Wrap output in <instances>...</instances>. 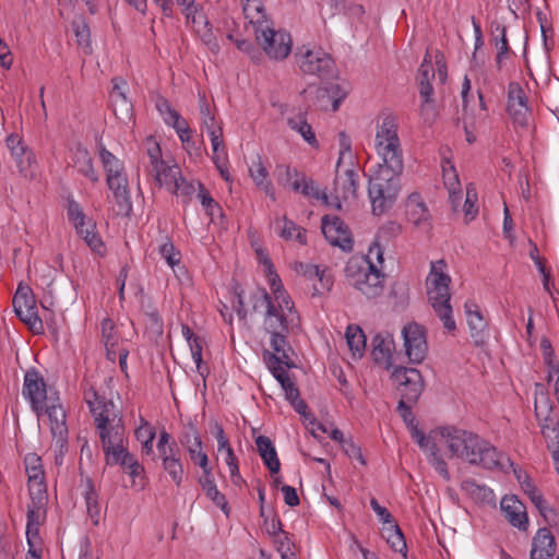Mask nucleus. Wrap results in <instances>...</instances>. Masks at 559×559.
Instances as JSON below:
<instances>
[{"label":"nucleus","mask_w":559,"mask_h":559,"mask_svg":"<svg viewBox=\"0 0 559 559\" xmlns=\"http://www.w3.org/2000/svg\"><path fill=\"white\" fill-rule=\"evenodd\" d=\"M374 145L382 163L369 179L368 195L373 214L381 215L396 202L401 191V175L404 169L403 152L394 116L388 114L380 117L377 123Z\"/></svg>","instance_id":"f257e3e1"},{"label":"nucleus","mask_w":559,"mask_h":559,"mask_svg":"<svg viewBox=\"0 0 559 559\" xmlns=\"http://www.w3.org/2000/svg\"><path fill=\"white\" fill-rule=\"evenodd\" d=\"M440 436L444 440L451 457H460L473 465H480L487 469H504L507 465L513 466V462L499 453L497 449L478 435L453 426L440 429Z\"/></svg>","instance_id":"f03ea898"},{"label":"nucleus","mask_w":559,"mask_h":559,"mask_svg":"<svg viewBox=\"0 0 559 559\" xmlns=\"http://www.w3.org/2000/svg\"><path fill=\"white\" fill-rule=\"evenodd\" d=\"M445 263L439 260L431 263L430 273L427 278L428 299L435 312L442 321L443 326L449 332L456 330L455 321L452 317V307L450 305V283L451 277L443 272Z\"/></svg>","instance_id":"7ed1b4c3"},{"label":"nucleus","mask_w":559,"mask_h":559,"mask_svg":"<svg viewBox=\"0 0 559 559\" xmlns=\"http://www.w3.org/2000/svg\"><path fill=\"white\" fill-rule=\"evenodd\" d=\"M345 275L349 284L369 299L379 297L384 290L385 275L370 260L349 259L345 267Z\"/></svg>","instance_id":"20e7f679"},{"label":"nucleus","mask_w":559,"mask_h":559,"mask_svg":"<svg viewBox=\"0 0 559 559\" xmlns=\"http://www.w3.org/2000/svg\"><path fill=\"white\" fill-rule=\"evenodd\" d=\"M91 413L99 430L102 444L123 441L126 432L123 419L112 401H99L97 407Z\"/></svg>","instance_id":"39448f33"},{"label":"nucleus","mask_w":559,"mask_h":559,"mask_svg":"<svg viewBox=\"0 0 559 559\" xmlns=\"http://www.w3.org/2000/svg\"><path fill=\"white\" fill-rule=\"evenodd\" d=\"M255 39L264 52L275 60H283L288 57L292 51V37L285 31H275L263 22L257 21Z\"/></svg>","instance_id":"423d86ee"},{"label":"nucleus","mask_w":559,"mask_h":559,"mask_svg":"<svg viewBox=\"0 0 559 559\" xmlns=\"http://www.w3.org/2000/svg\"><path fill=\"white\" fill-rule=\"evenodd\" d=\"M297 64L302 73L316 75L320 79L332 78L335 70V62L331 55L322 48L301 47L296 52Z\"/></svg>","instance_id":"0eeeda50"},{"label":"nucleus","mask_w":559,"mask_h":559,"mask_svg":"<svg viewBox=\"0 0 559 559\" xmlns=\"http://www.w3.org/2000/svg\"><path fill=\"white\" fill-rule=\"evenodd\" d=\"M13 308L17 318L35 334L44 333V324L38 316L36 300L28 287H19L13 297Z\"/></svg>","instance_id":"6e6552de"},{"label":"nucleus","mask_w":559,"mask_h":559,"mask_svg":"<svg viewBox=\"0 0 559 559\" xmlns=\"http://www.w3.org/2000/svg\"><path fill=\"white\" fill-rule=\"evenodd\" d=\"M22 393L29 401L32 409L37 415L43 412L46 413L47 406L56 404L55 401L49 403L50 399L47 396V385L44 377L35 368L25 372Z\"/></svg>","instance_id":"1a4fd4ad"},{"label":"nucleus","mask_w":559,"mask_h":559,"mask_svg":"<svg viewBox=\"0 0 559 559\" xmlns=\"http://www.w3.org/2000/svg\"><path fill=\"white\" fill-rule=\"evenodd\" d=\"M402 335L409 361L420 364L428 350L424 326L418 323H408L403 328Z\"/></svg>","instance_id":"9d476101"},{"label":"nucleus","mask_w":559,"mask_h":559,"mask_svg":"<svg viewBox=\"0 0 559 559\" xmlns=\"http://www.w3.org/2000/svg\"><path fill=\"white\" fill-rule=\"evenodd\" d=\"M321 229L325 239L334 247L344 251H352L354 240L347 225L338 216L324 215L321 221Z\"/></svg>","instance_id":"9b49d317"},{"label":"nucleus","mask_w":559,"mask_h":559,"mask_svg":"<svg viewBox=\"0 0 559 559\" xmlns=\"http://www.w3.org/2000/svg\"><path fill=\"white\" fill-rule=\"evenodd\" d=\"M150 174L159 188L165 187L171 193H178L181 190L182 193L187 194L191 189L185 178L181 177V170L177 165L170 166L164 162L162 167L150 169Z\"/></svg>","instance_id":"f8f14e48"},{"label":"nucleus","mask_w":559,"mask_h":559,"mask_svg":"<svg viewBox=\"0 0 559 559\" xmlns=\"http://www.w3.org/2000/svg\"><path fill=\"white\" fill-rule=\"evenodd\" d=\"M46 414L50 421L56 452L66 454L69 449L66 411L60 404H52L46 407Z\"/></svg>","instance_id":"ddd939ff"},{"label":"nucleus","mask_w":559,"mask_h":559,"mask_svg":"<svg viewBox=\"0 0 559 559\" xmlns=\"http://www.w3.org/2000/svg\"><path fill=\"white\" fill-rule=\"evenodd\" d=\"M436 78V73H428L426 67L423 69H418L417 71V84L419 90L420 98L423 99L419 114L420 117L426 122L432 121L436 116V109L433 106V87L431 85V81Z\"/></svg>","instance_id":"4468645a"},{"label":"nucleus","mask_w":559,"mask_h":559,"mask_svg":"<svg viewBox=\"0 0 559 559\" xmlns=\"http://www.w3.org/2000/svg\"><path fill=\"white\" fill-rule=\"evenodd\" d=\"M507 110L513 121L520 126L527 124L530 108L527 97L518 82H511L508 86V106Z\"/></svg>","instance_id":"2eb2a0df"},{"label":"nucleus","mask_w":559,"mask_h":559,"mask_svg":"<svg viewBox=\"0 0 559 559\" xmlns=\"http://www.w3.org/2000/svg\"><path fill=\"white\" fill-rule=\"evenodd\" d=\"M336 166V176L334 179L335 207L341 210V201H347L357 197L358 173L354 169H345L343 173Z\"/></svg>","instance_id":"dca6fc26"},{"label":"nucleus","mask_w":559,"mask_h":559,"mask_svg":"<svg viewBox=\"0 0 559 559\" xmlns=\"http://www.w3.org/2000/svg\"><path fill=\"white\" fill-rule=\"evenodd\" d=\"M111 83L112 88L109 93V99L114 114L121 121L130 120L133 116V105L128 99L124 91L127 82L121 78H114Z\"/></svg>","instance_id":"f3484780"},{"label":"nucleus","mask_w":559,"mask_h":559,"mask_svg":"<svg viewBox=\"0 0 559 559\" xmlns=\"http://www.w3.org/2000/svg\"><path fill=\"white\" fill-rule=\"evenodd\" d=\"M69 166L76 170V173L93 183L99 182V174L95 169L93 158L81 144L75 145L70 151Z\"/></svg>","instance_id":"a211bd4d"},{"label":"nucleus","mask_w":559,"mask_h":559,"mask_svg":"<svg viewBox=\"0 0 559 559\" xmlns=\"http://www.w3.org/2000/svg\"><path fill=\"white\" fill-rule=\"evenodd\" d=\"M500 507L506 519L512 526L518 527L520 531H527L528 518L525 506L516 498V496L503 497Z\"/></svg>","instance_id":"6ab92c4d"},{"label":"nucleus","mask_w":559,"mask_h":559,"mask_svg":"<svg viewBox=\"0 0 559 559\" xmlns=\"http://www.w3.org/2000/svg\"><path fill=\"white\" fill-rule=\"evenodd\" d=\"M556 540L547 527L537 531L532 540L531 559H552L556 554Z\"/></svg>","instance_id":"aec40b11"},{"label":"nucleus","mask_w":559,"mask_h":559,"mask_svg":"<svg viewBox=\"0 0 559 559\" xmlns=\"http://www.w3.org/2000/svg\"><path fill=\"white\" fill-rule=\"evenodd\" d=\"M464 308L467 318V324L471 331V336L474 340V343L476 345L484 344L487 322L484 319L478 306L473 301H466Z\"/></svg>","instance_id":"412c9836"},{"label":"nucleus","mask_w":559,"mask_h":559,"mask_svg":"<svg viewBox=\"0 0 559 559\" xmlns=\"http://www.w3.org/2000/svg\"><path fill=\"white\" fill-rule=\"evenodd\" d=\"M107 465L119 464L123 469L129 471L134 462H139L123 445V441L110 444H102Z\"/></svg>","instance_id":"4be33fe9"},{"label":"nucleus","mask_w":559,"mask_h":559,"mask_svg":"<svg viewBox=\"0 0 559 559\" xmlns=\"http://www.w3.org/2000/svg\"><path fill=\"white\" fill-rule=\"evenodd\" d=\"M159 459L162 460L164 471L169 475L170 479L177 486H180L185 475L180 448L174 445L167 454L160 455Z\"/></svg>","instance_id":"5701e85b"},{"label":"nucleus","mask_w":559,"mask_h":559,"mask_svg":"<svg viewBox=\"0 0 559 559\" xmlns=\"http://www.w3.org/2000/svg\"><path fill=\"white\" fill-rule=\"evenodd\" d=\"M407 219L415 226L428 225L430 214L419 193H412L405 203Z\"/></svg>","instance_id":"b1692460"},{"label":"nucleus","mask_w":559,"mask_h":559,"mask_svg":"<svg viewBox=\"0 0 559 559\" xmlns=\"http://www.w3.org/2000/svg\"><path fill=\"white\" fill-rule=\"evenodd\" d=\"M200 114L202 119V124L206 129L212 143L213 151H219V147L223 145V132L222 127H216V121L214 115L211 112L210 106L205 100H201L200 104Z\"/></svg>","instance_id":"393cba45"},{"label":"nucleus","mask_w":559,"mask_h":559,"mask_svg":"<svg viewBox=\"0 0 559 559\" xmlns=\"http://www.w3.org/2000/svg\"><path fill=\"white\" fill-rule=\"evenodd\" d=\"M255 445L271 474H277L281 469V463L271 439L265 436H259L255 438Z\"/></svg>","instance_id":"a878e982"},{"label":"nucleus","mask_w":559,"mask_h":559,"mask_svg":"<svg viewBox=\"0 0 559 559\" xmlns=\"http://www.w3.org/2000/svg\"><path fill=\"white\" fill-rule=\"evenodd\" d=\"M372 356L379 364H383L386 370L393 367L392 362V349L394 347L393 340L388 336L383 337L381 334H377L372 340Z\"/></svg>","instance_id":"bb28decb"},{"label":"nucleus","mask_w":559,"mask_h":559,"mask_svg":"<svg viewBox=\"0 0 559 559\" xmlns=\"http://www.w3.org/2000/svg\"><path fill=\"white\" fill-rule=\"evenodd\" d=\"M296 318L286 314L285 312H281L276 307L275 311L271 314L265 313V330L270 334L289 332V329H293L294 322Z\"/></svg>","instance_id":"cd10ccee"},{"label":"nucleus","mask_w":559,"mask_h":559,"mask_svg":"<svg viewBox=\"0 0 559 559\" xmlns=\"http://www.w3.org/2000/svg\"><path fill=\"white\" fill-rule=\"evenodd\" d=\"M521 488L528 496V498L537 508V510L539 511L540 515L545 519V521L547 523H551V520L547 518L546 511L548 510L549 512L554 513V509L549 508L546 504L545 499L539 493L537 487L534 485L528 475H524V481H521Z\"/></svg>","instance_id":"c85d7f7f"},{"label":"nucleus","mask_w":559,"mask_h":559,"mask_svg":"<svg viewBox=\"0 0 559 559\" xmlns=\"http://www.w3.org/2000/svg\"><path fill=\"white\" fill-rule=\"evenodd\" d=\"M249 173L254 183L260 189H262L265 192V194L269 195L272 200H275L274 187L272 182L267 179L269 171L266 167L262 164L260 157H258L257 162L252 163Z\"/></svg>","instance_id":"c756f323"},{"label":"nucleus","mask_w":559,"mask_h":559,"mask_svg":"<svg viewBox=\"0 0 559 559\" xmlns=\"http://www.w3.org/2000/svg\"><path fill=\"white\" fill-rule=\"evenodd\" d=\"M491 33L493 36V41L496 47L498 48V52L496 56V64L499 70L502 68L503 59L511 52L508 39H507V28L506 26L493 22L491 23Z\"/></svg>","instance_id":"7c9ffc66"},{"label":"nucleus","mask_w":559,"mask_h":559,"mask_svg":"<svg viewBox=\"0 0 559 559\" xmlns=\"http://www.w3.org/2000/svg\"><path fill=\"white\" fill-rule=\"evenodd\" d=\"M292 189L295 192L302 193L305 197L322 200L323 202L328 203L326 193L316 187L314 181L311 178H308L305 174L292 182Z\"/></svg>","instance_id":"2f4dec72"},{"label":"nucleus","mask_w":559,"mask_h":559,"mask_svg":"<svg viewBox=\"0 0 559 559\" xmlns=\"http://www.w3.org/2000/svg\"><path fill=\"white\" fill-rule=\"evenodd\" d=\"M86 488L84 491V499L86 503L87 513L95 525L99 522L100 507L98 503V493L96 491L93 480L87 477L85 479Z\"/></svg>","instance_id":"473e14b6"},{"label":"nucleus","mask_w":559,"mask_h":559,"mask_svg":"<svg viewBox=\"0 0 559 559\" xmlns=\"http://www.w3.org/2000/svg\"><path fill=\"white\" fill-rule=\"evenodd\" d=\"M345 336L353 355L361 357L366 348V335L362 329L358 325L350 324L346 329Z\"/></svg>","instance_id":"72a5a7b5"},{"label":"nucleus","mask_w":559,"mask_h":559,"mask_svg":"<svg viewBox=\"0 0 559 559\" xmlns=\"http://www.w3.org/2000/svg\"><path fill=\"white\" fill-rule=\"evenodd\" d=\"M411 381L401 388V399L409 403H416L423 392L424 382L420 372H411Z\"/></svg>","instance_id":"f704fd0d"},{"label":"nucleus","mask_w":559,"mask_h":559,"mask_svg":"<svg viewBox=\"0 0 559 559\" xmlns=\"http://www.w3.org/2000/svg\"><path fill=\"white\" fill-rule=\"evenodd\" d=\"M287 123L289 128L292 130L297 131L308 144H310L313 147L319 146L312 127L307 122L306 118L302 115L289 118Z\"/></svg>","instance_id":"c9c22d12"},{"label":"nucleus","mask_w":559,"mask_h":559,"mask_svg":"<svg viewBox=\"0 0 559 559\" xmlns=\"http://www.w3.org/2000/svg\"><path fill=\"white\" fill-rule=\"evenodd\" d=\"M118 206V214L129 217L132 213V201L129 185L109 189Z\"/></svg>","instance_id":"e433bc0d"},{"label":"nucleus","mask_w":559,"mask_h":559,"mask_svg":"<svg viewBox=\"0 0 559 559\" xmlns=\"http://www.w3.org/2000/svg\"><path fill=\"white\" fill-rule=\"evenodd\" d=\"M191 429L193 430V442L188 445V453L195 465L205 469V467H210L207 454L202 451V440L199 432L193 427Z\"/></svg>","instance_id":"4c0bfd02"},{"label":"nucleus","mask_w":559,"mask_h":559,"mask_svg":"<svg viewBox=\"0 0 559 559\" xmlns=\"http://www.w3.org/2000/svg\"><path fill=\"white\" fill-rule=\"evenodd\" d=\"M386 535L384 536L386 543L390 545L391 549L396 552L406 555V542L405 537L402 533V530L397 525L396 522L390 524L389 527L384 528Z\"/></svg>","instance_id":"58836bf2"},{"label":"nucleus","mask_w":559,"mask_h":559,"mask_svg":"<svg viewBox=\"0 0 559 559\" xmlns=\"http://www.w3.org/2000/svg\"><path fill=\"white\" fill-rule=\"evenodd\" d=\"M28 492L31 498V502L28 504L47 507L48 495L45 478L39 480H28Z\"/></svg>","instance_id":"ea45409f"},{"label":"nucleus","mask_w":559,"mask_h":559,"mask_svg":"<svg viewBox=\"0 0 559 559\" xmlns=\"http://www.w3.org/2000/svg\"><path fill=\"white\" fill-rule=\"evenodd\" d=\"M86 245L94 251L100 253L104 248L100 236L96 231V224L92 221H87L85 227H82V233H78Z\"/></svg>","instance_id":"a19ab883"},{"label":"nucleus","mask_w":559,"mask_h":559,"mask_svg":"<svg viewBox=\"0 0 559 559\" xmlns=\"http://www.w3.org/2000/svg\"><path fill=\"white\" fill-rule=\"evenodd\" d=\"M16 168L21 176L26 179H34L37 174V162L35 158V154L26 153L23 156L14 159Z\"/></svg>","instance_id":"79ce46f5"},{"label":"nucleus","mask_w":559,"mask_h":559,"mask_svg":"<svg viewBox=\"0 0 559 559\" xmlns=\"http://www.w3.org/2000/svg\"><path fill=\"white\" fill-rule=\"evenodd\" d=\"M282 389L285 392L286 400L290 402L294 409L298 414L305 415L308 406L306 402L299 397L300 393L296 383L293 380H290L288 383L283 385Z\"/></svg>","instance_id":"37998d69"},{"label":"nucleus","mask_w":559,"mask_h":559,"mask_svg":"<svg viewBox=\"0 0 559 559\" xmlns=\"http://www.w3.org/2000/svg\"><path fill=\"white\" fill-rule=\"evenodd\" d=\"M24 464L28 480H39L45 478V472L41 464V457L36 453H28L24 457Z\"/></svg>","instance_id":"c03bdc74"},{"label":"nucleus","mask_w":559,"mask_h":559,"mask_svg":"<svg viewBox=\"0 0 559 559\" xmlns=\"http://www.w3.org/2000/svg\"><path fill=\"white\" fill-rule=\"evenodd\" d=\"M289 352L294 353L293 349L288 350V348L277 354H272L269 350H264L263 358L266 366H284L287 369H293L296 368L297 366L295 361L292 359Z\"/></svg>","instance_id":"a18cd8bd"},{"label":"nucleus","mask_w":559,"mask_h":559,"mask_svg":"<svg viewBox=\"0 0 559 559\" xmlns=\"http://www.w3.org/2000/svg\"><path fill=\"white\" fill-rule=\"evenodd\" d=\"M250 300L252 302L253 311H259L262 308H265L266 314H271L273 311H275V306L272 302V298L264 288H258L250 296Z\"/></svg>","instance_id":"49530a36"},{"label":"nucleus","mask_w":559,"mask_h":559,"mask_svg":"<svg viewBox=\"0 0 559 559\" xmlns=\"http://www.w3.org/2000/svg\"><path fill=\"white\" fill-rule=\"evenodd\" d=\"M281 236L286 240L296 239L301 245L307 243L306 230L286 217H284V225L281 230Z\"/></svg>","instance_id":"de8ad7c7"},{"label":"nucleus","mask_w":559,"mask_h":559,"mask_svg":"<svg viewBox=\"0 0 559 559\" xmlns=\"http://www.w3.org/2000/svg\"><path fill=\"white\" fill-rule=\"evenodd\" d=\"M144 145L150 159L148 170L162 167L165 160L162 158V150L158 142L153 136H148L145 139Z\"/></svg>","instance_id":"09e8293b"},{"label":"nucleus","mask_w":559,"mask_h":559,"mask_svg":"<svg viewBox=\"0 0 559 559\" xmlns=\"http://www.w3.org/2000/svg\"><path fill=\"white\" fill-rule=\"evenodd\" d=\"M185 13L187 22L191 23L197 33H201L202 27L209 25V20L202 12H199L193 1L187 4Z\"/></svg>","instance_id":"8fccbe9b"},{"label":"nucleus","mask_w":559,"mask_h":559,"mask_svg":"<svg viewBox=\"0 0 559 559\" xmlns=\"http://www.w3.org/2000/svg\"><path fill=\"white\" fill-rule=\"evenodd\" d=\"M67 214L69 221L73 223L76 233H82V227L86 225V216L81 205L76 201L70 200L68 202Z\"/></svg>","instance_id":"3c124183"},{"label":"nucleus","mask_w":559,"mask_h":559,"mask_svg":"<svg viewBox=\"0 0 559 559\" xmlns=\"http://www.w3.org/2000/svg\"><path fill=\"white\" fill-rule=\"evenodd\" d=\"M300 174L296 168H290L287 165H277L274 170V176L280 186L290 187L295 179L300 178Z\"/></svg>","instance_id":"603ef678"},{"label":"nucleus","mask_w":559,"mask_h":559,"mask_svg":"<svg viewBox=\"0 0 559 559\" xmlns=\"http://www.w3.org/2000/svg\"><path fill=\"white\" fill-rule=\"evenodd\" d=\"M198 197L201 200L202 206L205 209L206 214L214 221L216 215L223 216V210L219 204L211 197L209 191L201 185Z\"/></svg>","instance_id":"864d4df0"},{"label":"nucleus","mask_w":559,"mask_h":559,"mask_svg":"<svg viewBox=\"0 0 559 559\" xmlns=\"http://www.w3.org/2000/svg\"><path fill=\"white\" fill-rule=\"evenodd\" d=\"M428 462L433 466L437 473L442 476L443 479L450 480V474L445 461L439 454V448L437 443H432L429 448Z\"/></svg>","instance_id":"5fc2aeb1"},{"label":"nucleus","mask_w":559,"mask_h":559,"mask_svg":"<svg viewBox=\"0 0 559 559\" xmlns=\"http://www.w3.org/2000/svg\"><path fill=\"white\" fill-rule=\"evenodd\" d=\"M477 190L474 183H468L466 186V198L464 202V213L468 221H472L476 217L478 214V206H477Z\"/></svg>","instance_id":"6e6d98bb"},{"label":"nucleus","mask_w":559,"mask_h":559,"mask_svg":"<svg viewBox=\"0 0 559 559\" xmlns=\"http://www.w3.org/2000/svg\"><path fill=\"white\" fill-rule=\"evenodd\" d=\"M462 489L481 501H490L492 497V491L489 488L478 485L474 479L464 480Z\"/></svg>","instance_id":"4d7b16f0"},{"label":"nucleus","mask_w":559,"mask_h":559,"mask_svg":"<svg viewBox=\"0 0 559 559\" xmlns=\"http://www.w3.org/2000/svg\"><path fill=\"white\" fill-rule=\"evenodd\" d=\"M540 348L543 352L545 364L549 368L548 379H550L552 373H559V365L554 360L555 353L551 346V342L548 337L544 336L540 340Z\"/></svg>","instance_id":"13d9d810"},{"label":"nucleus","mask_w":559,"mask_h":559,"mask_svg":"<svg viewBox=\"0 0 559 559\" xmlns=\"http://www.w3.org/2000/svg\"><path fill=\"white\" fill-rule=\"evenodd\" d=\"M542 435L545 438L547 445L554 443V445L559 444V420L558 417H555L548 423L539 424Z\"/></svg>","instance_id":"bf43d9fd"},{"label":"nucleus","mask_w":559,"mask_h":559,"mask_svg":"<svg viewBox=\"0 0 559 559\" xmlns=\"http://www.w3.org/2000/svg\"><path fill=\"white\" fill-rule=\"evenodd\" d=\"M316 280H318L319 284L313 285V295H322L325 292H329L333 286V277L325 266L319 270V274Z\"/></svg>","instance_id":"052dcab7"},{"label":"nucleus","mask_w":559,"mask_h":559,"mask_svg":"<svg viewBox=\"0 0 559 559\" xmlns=\"http://www.w3.org/2000/svg\"><path fill=\"white\" fill-rule=\"evenodd\" d=\"M27 523L26 525L40 526L46 520V507L28 504L26 513Z\"/></svg>","instance_id":"680f3d73"},{"label":"nucleus","mask_w":559,"mask_h":559,"mask_svg":"<svg viewBox=\"0 0 559 559\" xmlns=\"http://www.w3.org/2000/svg\"><path fill=\"white\" fill-rule=\"evenodd\" d=\"M411 372H419L415 368H407V367H395L391 373L392 381L397 385L399 392H401V388L404 386V384H407L411 381Z\"/></svg>","instance_id":"e2e57ef3"},{"label":"nucleus","mask_w":559,"mask_h":559,"mask_svg":"<svg viewBox=\"0 0 559 559\" xmlns=\"http://www.w3.org/2000/svg\"><path fill=\"white\" fill-rule=\"evenodd\" d=\"M99 159L106 174L123 165V163L120 159H118L111 152H109L104 146H102L99 150Z\"/></svg>","instance_id":"0e129e2a"},{"label":"nucleus","mask_w":559,"mask_h":559,"mask_svg":"<svg viewBox=\"0 0 559 559\" xmlns=\"http://www.w3.org/2000/svg\"><path fill=\"white\" fill-rule=\"evenodd\" d=\"M209 499H211L216 507H218L226 515L229 514L230 508L228 507V502L226 500L225 495H223L216 486L203 489Z\"/></svg>","instance_id":"69168bd1"},{"label":"nucleus","mask_w":559,"mask_h":559,"mask_svg":"<svg viewBox=\"0 0 559 559\" xmlns=\"http://www.w3.org/2000/svg\"><path fill=\"white\" fill-rule=\"evenodd\" d=\"M548 408H554V405H552L548 394L544 391V385L540 383H536L535 384L534 412L535 411H545Z\"/></svg>","instance_id":"338daca9"},{"label":"nucleus","mask_w":559,"mask_h":559,"mask_svg":"<svg viewBox=\"0 0 559 559\" xmlns=\"http://www.w3.org/2000/svg\"><path fill=\"white\" fill-rule=\"evenodd\" d=\"M159 253L171 267L180 262V252L176 250L175 246L170 241H167L159 247Z\"/></svg>","instance_id":"774afa93"}]
</instances>
